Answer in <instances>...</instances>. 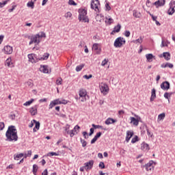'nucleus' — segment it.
Segmentation results:
<instances>
[{
    "label": "nucleus",
    "instance_id": "69168bd1",
    "mask_svg": "<svg viewBox=\"0 0 175 175\" xmlns=\"http://www.w3.org/2000/svg\"><path fill=\"white\" fill-rule=\"evenodd\" d=\"M98 140L95 137L91 140V144H95V142Z\"/></svg>",
    "mask_w": 175,
    "mask_h": 175
},
{
    "label": "nucleus",
    "instance_id": "a211bd4d",
    "mask_svg": "<svg viewBox=\"0 0 175 175\" xmlns=\"http://www.w3.org/2000/svg\"><path fill=\"white\" fill-rule=\"evenodd\" d=\"M92 166H94V161L91 160L88 163H85V169H86V170H89L90 169L92 168Z\"/></svg>",
    "mask_w": 175,
    "mask_h": 175
},
{
    "label": "nucleus",
    "instance_id": "6ab92c4d",
    "mask_svg": "<svg viewBox=\"0 0 175 175\" xmlns=\"http://www.w3.org/2000/svg\"><path fill=\"white\" fill-rule=\"evenodd\" d=\"M157 90H155V89H152V92H151V96L150 98V102H154V100L155 99V98H157Z\"/></svg>",
    "mask_w": 175,
    "mask_h": 175
},
{
    "label": "nucleus",
    "instance_id": "de8ad7c7",
    "mask_svg": "<svg viewBox=\"0 0 175 175\" xmlns=\"http://www.w3.org/2000/svg\"><path fill=\"white\" fill-rule=\"evenodd\" d=\"M105 10H107L108 12L109 10H111V7H110V5H109V3H107L105 4Z\"/></svg>",
    "mask_w": 175,
    "mask_h": 175
},
{
    "label": "nucleus",
    "instance_id": "f3484780",
    "mask_svg": "<svg viewBox=\"0 0 175 175\" xmlns=\"http://www.w3.org/2000/svg\"><path fill=\"white\" fill-rule=\"evenodd\" d=\"M165 0H158L153 3V5H154L156 8H159V6H165Z\"/></svg>",
    "mask_w": 175,
    "mask_h": 175
},
{
    "label": "nucleus",
    "instance_id": "6e6552de",
    "mask_svg": "<svg viewBox=\"0 0 175 175\" xmlns=\"http://www.w3.org/2000/svg\"><path fill=\"white\" fill-rule=\"evenodd\" d=\"M169 6H170V8L167 11V14L170 15V16H172L174 12H175V10H174V8H175V1H173L172 0L169 4Z\"/></svg>",
    "mask_w": 175,
    "mask_h": 175
},
{
    "label": "nucleus",
    "instance_id": "774afa93",
    "mask_svg": "<svg viewBox=\"0 0 175 175\" xmlns=\"http://www.w3.org/2000/svg\"><path fill=\"white\" fill-rule=\"evenodd\" d=\"M49 172H47V170H44V172L42 173V175H48Z\"/></svg>",
    "mask_w": 175,
    "mask_h": 175
},
{
    "label": "nucleus",
    "instance_id": "423d86ee",
    "mask_svg": "<svg viewBox=\"0 0 175 175\" xmlns=\"http://www.w3.org/2000/svg\"><path fill=\"white\" fill-rule=\"evenodd\" d=\"M135 117V118H133V117H130V124H133V125H134L135 126H137V125H139V122L140 121V120H142V118L136 115V114H134Z\"/></svg>",
    "mask_w": 175,
    "mask_h": 175
},
{
    "label": "nucleus",
    "instance_id": "72a5a7b5",
    "mask_svg": "<svg viewBox=\"0 0 175 175\" xmlns=\"http://www.w3.org/2000/svg\"><path fill=\"white\" fill-rule=\"evenodd\" d=\"M132 43H135V44L139 43V44H142V43H143V38L139 37L138 39H137V40H135L134 41H132Z\"/></svg>",
    "mask_w": 175,
    "mask_h": 175
},
{
    "label": "nucleus",
    "instance_id": "473e14b6",
    "mask_svg": "<svg viewBox=\"0 0 175 175\" xmlns=\"http://www.w3.org/2000/svg\"><path fill=\"white\" fill-rule=\"evenodd\" d=\"M40 69L41 72H43V73H49V68L46 66H43Z\"/></svg>",
    "mask_w": 175,
    "mask_h": 175
},
{
    "label": "nucleus",
    "instance_id": "79ce46f5",
    "mask_svg": "<svg viewBox=\"0 0 175 175\" xmlns=\"http://www.w3.org/2000/svg\"><path fill=\"white\" fill-rule=\"evenodd\" d=\"M82 147H85L87 146V142L84 139H80Z\"/></svg>",
    "mask_w": 175,
    "mask_h": 175
},
{
    "label": "nucleus",
    "instance_id": "6e6d98bb",
    "mask_svg": "<svg viewBox=\"0 0 175 175\" xmlns=\"http://www.w3.org/2000/svg\"><path fill=\"white\" fill-rule=\"evenodd\" d=\"M124 36H125L126 38H129V36H131V31H125V32H124Z\"/></svg>",
    "mask_w": 175,
    "mask_h": 175
},
{
    "label": "nucleus",
    "instance_id": "9d476101",
    "mask_svg": "<svg viewBox=\"0 0 175 175\" xmlns=\"http://www.w3.org/2000/svg\"><path fill=\"white\" fill-rule=\"evenodd\" d=\"M161 90L167 91L170 88V83L168 81H164L161 84Z\"/></svg>",
    "mask_w": 175,
    "mask_h": 175
},
{
    "label": "nucleus",
    "instance_id": "f257e3e1",
    "mask_svg": "<svg viewBox=\"0 0 175 175\" xmlns=\"http://www.w3.org/2000/svg\"><path fill=\"white\" fill-rule=\"evenodd\" d=\"M8 142H17L18 136H17V129L16 126H10L5 133Z\"/></svg>",
    "mask_w": 175,
    "mask_h": 175
},
{
    "label": "nucleus",
    "instance_id": "ea45409f",
    "mask_svg": "<svg viewBox=\"0 0 175 175\" xmlns=\"http://www.w3.org/2000/svg\"><path fill=\"white\" fill-rule=\"evenodd\" d=\"M33 5H34V3L33 1H29L27 3V8H31V9H33V7H34Z\"/></svg>",
    "mask_w": 175,
    "mask_h": 175
},
{
    "label": "nucleus",
    "instance_id": "f704fd0d",
    "mask_svg": "<svg viewBox=\"0 0 175 175\" xmlns=\"http://www.w3.org/2000/svg\"><path fill=\"white\" fill-rule=\"evenodd\" d=\"M165 113H162L158 116V121H162V120H165Z\"/></svg>",
    "mask_w": 175,
    "mask_h": 175
},
{
    "label": "nucleus",
    "instance_id": "20e7f679",
    "mask_svg": "<svg viewBox=\"0 0 175 175\" xmlns=\"http://www.w3.org/2000/svg\"><path fill=\"white\" fill-rule=\"evenodd\" d=\"M91 9H93V10H95L96 13H99L100 10L99 8H100V3L99 2V0H92L91 1Z\"/></svg>",
    "mask_w": 175,
    "mask_h": 175
},
{
    "label": "nucleus",
    "instance_id": "7c9ffc66",
    "mask_svg": "<svg viewBox=\"0 0 175 175\" xmlns=\"http://www.w3.org/2000/svg\"><path fill=\"white\" fill-rule=\"evenodd\" d=\"M23 157H24V153H21L18 154H14V159H15V161H18V159H20V158H23Z\"/></svg>",
    "mask_w": 175,
    "mask_h": 175
},
{
    "label": "nucleus",
    "instance_id": "bb28decb",
    "mask_svg": "<svg viewBox=\"0 0 175 175\" xmlns=\"http://www.w3.org/2000/svg\"><path fill=\"white\" fill-rule=\"evenodd\" d=\"M163 57L165 58V61L170 60V53L168 52H164L163 53Z\"/></svg>",
    "mask_w": 175,
    "mask_h": 175
},
{
    "label": "nucleus",
    "instance_id": "13d9d810",
    "mask_svg": "<svg viewBox=\"0 0 175 175\" xmlns=\"http://www.w3.org/2000/svg\"><path fill=\"white\" fill-rule=\"evenodd\" d=\"M67 103H68V100L65 99L60 100V105H67Z\"/></svg>",
    "mask_w": 175,
    "mask_h": 175
},
{
    "label": "nucleus",
    "instance_id": "412c9836",
    "mask_svg": "<svg viewBox=\"0 0 175 175\" xmlns=\"http://www.w3.org/2000/svg\"><path fill=\"white\" fill-rule=\"evenodd\" d=\"M33 122L36 124L35 127L33 128V132H37L39 131V128H40V122L36 121L35 120H33Z\"/></svg>",
    "mask_w": 175,
    "mask_h": 175
},
{
    "label": "nucleus",
    "instance_id": "49530a36",
    "mask_svg": "<svg viewBox=\"0 0 175 175\" xmlns=\"http://www.w3.org/2000/svg\"><path fill=\"white\" fill-rule=\"evenodd\" d=\"M65 132H68L69 129H70V125L66 124L64 127H63Z\"/></svg>",
    "mask_w": 175,
    "mask_h": 175
},
{
    "label": "nucleus",
    "instance_id": "338daca9",
    "mask_svg": "<svg viewBox=\"0 0 175 175\" xmlns=\"http://www.w3.org/2000/svg\"><path fill=\"white\" fill-rule=\"evenodd\" d=\"M32 155V150H28L27 153V157H31Z\"/></svg>",
    "mask_w": 175,
    "mask_h": 175
},
{
    "label": "nucleus",
    "instance_id": "680f3d73",
    "mask_svg": "<svg viewBox=\"0 0 175 175\" xmlns=\"http://www.w3.org/2000/svg\"><path fill=\"white\" fill-rule=\"evenodd\" d=\"M164 98H165V99H167L168 101H169V99H170V96H169V93L168 92H165L164 94Z\"/></svg>",
    "mask_w": 175,
    "mask_h": 175
},
{
    "label": "nucleus",
    "instance_id": "0e129e2a",
    "mask_svg": "<svg viewBox=\"0 0 175 175\" xmlns=\"http://www.w3.org/2000/svg\"><path fill=\"white\" fill-rule=\"evenodd\" d=\"M80 129V126L79 125H76L75 127H74V132H76V131H79V129Z\"/></svg>",
    "mask_w": 175,
    "mask_h": 175
},
{
    "label": "nucleus",
    "instance_id": "393cba45",
    "mask_svg": "<svg viewBox=\"0 0 175 175\" xmlns=\"http://www.w3.org/2000/svg\"><path fill=\"white\" fill-rule=\"evenodd\" d=\"M120 30H121V25L118 24L117 26H116L113 28V30L111 33V35H113V33L120 32Z\"/></svg>",
    "mask_w": 175,
    "mask_h": 175
},
{
    "label": "nucleus",
    "instance_id": "e433bc0d",
    "mask_svg": "<svg viewBox=\"0 0 175 175\" xmlns=\"http://www.w3.org/2000/svg\"><path fill=\"white\" fill-rule=\"evenodd\" d=\"M35 100L33 98H31L30 100L27 101L23 104V106H30L31 103H33V101Z\"/></svg>",
    "mask_w": 175,
    "mask_h": 175
},
{
    "label": "nucleus",
    "instance_id": "052dcab7",
    "mask_svg": "<svg viewBox=\"0 0 175 175\" xmlns=\"http://www.w3.org/2000/svg\"><path fill=\"white\" fill-rule=\"evenodd\" d=\"M100 136H102V133L98 132L96 134L94 137L98 139L99 137H100Z\"/></svg>",
    "mask_w": 175,
    "mask_h": 175
},
{
    "label": "nucleus",
    "instance_id": "5701e85b",
    "mask_svg": "<svg viewBox=\"0 0 175 175\" xmlns=\"http://www.w3.org/2000/svg\"><path fill=\"white\" fill-rule=\"evenodd\" d=\"M146 58L148 62H152V59L155 58V56H154V55H152V53H148L146 55Z\"/></svg>",
    "mask_w": 175,
    "mask_h": 175
},
{
    "label": "nucleus",
    "instance_id": "ddd939ff",
    "mask_svg": "<svg viewBox=\"0 0 175 175\" xmlns=\"http://www.w3.org/2000/svg\"><path fill=\"white\" fill-rule=\"evenodd\" d=\"M134 133L133 131H126V143H129V140L132 138V136H133Z\"/></svg>",
    "mask_w": 175,
    "mask_h": 175
},
{
    "label": "nucleus",
    "instance_id": "f03ea898",
    "mask_svg": "<svg viewBox=\"0 0 175 175\" xmlns=\"http://www.w3.org/2000/svg\"><path fill=\"white\" fill-rule=\"evenodd\" d=\"M42 38H46V33H44V32H40L35 36L29 37L30 39L29 44H32V43L39 44V43H40L42 41Z\"/></svg>",
    "mask_w": 175,
    "mask_h": 175
},
{
    "label": "nucleus",
    "instance_id": "58836bf2",
    "mask_svg": "<svg viewBox=\"0 0 175 175\" xmlns=\"http://www.w3.org/2000/svg\"><path fill=\"white\" fill-rule=\"evenodd\" d=\"M84 68V64H81L80 66H77L76 67V72H80V70H81V69H83Z\"/></svg>",
    "mask_w": 175,
    "mask_h": 175
},
{
    "label": "nucleus",
    "instance_id": "a878e982",
    "mask_svg": "<svg viewBox=\"0 0 175 175\" xmlns=\"http://www.w3.org/2000/svg\"><path fill=\"white\" fill-rule=\"evenodd\" d=\"M133 16L135 17V18H140V17H142V13L137 12V10H133Z\"/></svg>",
    "mask_w": 175,
    "mask_h": 175
},
{
    "label": "nucleus",
    "instance_id": "9b49d317",
    "mask_svg": "<svg viewBox=\"0 0 175 175\" xmlns=\"http://www.w3.org/2000/svg\"><path fill=\"white\" fill-rule=\"evenodd\" d=\"M3 51L5 54H12L13 53V47L10 46V45H6L3 48Z\"/></svg>",
    "mask_w": 175,
    "mask_h": 175
},
{
    "label": "nucleus",
    "instance_id": "5fc2aeb1",
    "mask_svg": "<svg viewBox=\"0 0 175 175\" xmlns=\"http://www.w3.org/2000/svg\"><path fill=\"white\" fill-rule=\"evenodd\" d=\"M53 102L55 103V106H57V105H61V100H59V99L54 100Z\"/></svg>",
    "mask_w": 175,
    "mask_h": 175
},
{
    "label": "nucleus",
    "instance_id": "aec40b11",
    "mask_svg": "<svg viewBox=\"0 0 175 175\" xmlns=\"http://www.w3.org/2000/svg\"><path fill=\"white\" fill-rule=\"evenodd\" d=\"M114 122H117V120H114V119H113V118H108L105 120V124L106 125H110V124H114Z\"/></svg>",
    "mask_w": 175,
    "mask_h": 175
},
{
    "label": "nucleus",
    "instance_id": "4d7b16f0",
    "mask_svg": "<svg viewBox=\"0 0 175 175\" xmlns=\"http://www.w3.org/2000/svg\"><path fill=\"white\" fill-rule=\"evenodd\" d=\"M54 106H55V103L53 101H51L50 105H49V109H53V107H54Z\"/></svg>",
    "mask_w": 175,
    "mask_h": 175
},
{
    "label": "nucleus",
    "instance_id": "a18cd8bd",
    "mask_svg": "<svg viewBox=\"0 0 175 175\" xmlns=\"http://www.w3.org/2000/svg\"><path fill=\"white\" fill-rule=\"evenodd\" d=\"M57 155H58V154H57V152H51L49 153H48V156H50V157H57Z\"/></svg>",
    "mask_w": 175,
    "mask_h": 175
},
{
    "label": "nucleus",
    "instance_id": "4c0bfd02",
    "mask_svg": "<svg viewBox=\"0 0 175 175\" xmlns=\"http://www.w3.org/2000/svg\"><path fill=\"white\" fill-rule=\"evenodd\" d=\"M136 142H139V137H137V135H135L131 140V143L133 144H135V143H136Z\"/></svg>",
    "mask_w": 175,
    "mask_h": 175
},
{
    "label": "nucleus",
    "instance_id": "c85d7f7f",
    "mask_svg": "<svg viewBox=\"0 0 175 175\" xmlns=\"http://www.w3.org/2000/svg\"><path fill=\"white\" fill-rule=\"evenodd\" d=\"M49 57H50V53H44L42 57H41L40 58H39V60L40 61H44L46 59H49Z\"/></svg>",
    "mask_w": 175,
    "mask_h": 175
},
{
    "label": "nucleus",
    "instance_id": "f8f14e48",
    "mask_svg": "<svg viewBox=\"0 0 175 175\" xmlns=\"http://www.w3.org/2000/svg\"><path fill=\"white\" fill-rule=\"evenodd\" d=\"M154 165V161H150L145 165L147 172H151V170H154V165Z\"/></svg>",
    "mask_w": 175,
    "mask_h": 175
},
{
    "label": "nucleus",
    "instance_id": "7ed1b4c3",
    "mask_svg": "<svg viewBox=\"0 0 175 175\" xmlns=\"http://www.w3.org/2000/svg\"><path fill=\"white\" fill-rule=\"evenodd\" d=\"M79 20L83 23H88L89 20L87 18V10H79Z\"/></svg>",
    "mask_w": 175,
    "mask_h": 175
},
{
    "label": "nucleus",
    "instance_id": "09e8293b",
    "mask_svg": "<svg viewBox=\"0 0 175 175\" xmlns=\"http://www.w3.org/2000/svg\"><path fill=\"white\" fill-rule=\"evenodd\" d=\"M65 17L66 18H69L72 17V13L70 12H68L67 13H66Z\"/></svg>",
    "mask_w": 175,
    "mask_h": 175
},
{
    "label": "nucleus",
    "instance_id": "c03bdc74",
    "mask_svg": "<svg viewBox=\"0 0 175 175\" xmlns=\"http://www.w3.org/2000/svg\"><path fill=\"white\" fill-rule=\"evenodd\" d=\"M56 84L57 85H61V84H62V79L59 78L58 79H57Z\"/></svg>",
    "mask_w": 175,
    "mask_h": 175
},
{
    "label": "nucleus",
    "instance_id": "bf43d9fd",
    "mask_svg": "<svg viewBox=\"0 0 175 175\" xmlns=\"http://www.w3.org/2000/svg\"><path fill=\"white\" fill-rule=\"evenodd\" d=\"M92 77V75H84L83 78L86 79V80H89V79H91Z\"/></svg>",
    "mask_w": 175,
    "mask_h": 175
},
{
    "label": "nucleus",
    "instance_id": "603ef678",
    "mask_svg": "<svg viewBox=\"0 0 175 175\" xmlns=\"http://www.w3.org/2000/svg\"><path fill=\"white\" fill-rule=\"evenodd\" d=\"M98 167L100 168V169H105V163L103 162H100L99 165H98Z\"/></svg>",
    "mask_w": 175,
    "mask_h": 175
},
{
    "label": "nucleus",
    "instance_id": "b1692460",
    "mask_svg": "<svg viewBox=\"0 0 175 175\" xmlns=\"http://www.w3.org/2000/svg\"><path fill=\"white\" fill-rule=\"evenodd\" d=\"M141 148L142 150H143V151H148V150H150V146H148V144H146L145 142H143L142 144Z\"/></svg>",
    "mask_w": 175,
    "mask_h": 175
},
{
    "label": "nucleus",
    "instance_id": "c756f323",
    "mask_svg": "<svg viewBox=\"0 0 175 175\" xmlns=\"http://www.w3.org/2000/svg\"><path fill=\"white\" fill-rule=\"evenodd\" d=\"M26 87H29V88H32L33 87V82H32V80L29 79L27 82H25Z\"/></svg>",
    "mask_w": 175,
    "mask_h": 175
},
{
    "label": "nucleus",
    "instance_id": "2f4dec72",
    "mask_svg": "<svg viewBox=\"0 0 175 175\" xmlns=\"http://www.w3.org/2000/svg\"><path fill=\"white\" fill-rule=\"evenodd\" d=\"M92 126H93V128L94 129H103V131H106V129L103 128V126L96 125V124H92Z\"/></svg>",
    "mask_w": 175,
    "mask_h": 175
},
{
    "label": "nucleus",
    "instance_id": "4468645a",
    "mask_svg": "<svg viewBox=\"0 0 175 175\" xmlns=\"http://www.w3.org/2000/svg\"><path fill=\"white\" fill-rule=\"evenodd\" d=\"M29 113L31 116H36L38 114V105H34L29 109Z\"/></svg>",
    "mask_w": 175,
    "mask_h": 175
},
{
    "label": "nucleus",
    "instance_id": "3c124183",
    "mask_svg": "<svg viewBox=\"0 0 175 175\" xmlns=\"http://www.w3.org/2000/svg\"><path fill=\"white\" fill-rule=\"evenodd\" d=\"M166 68H170V69H172L173 68V64L172 63H166L165 64Z\"/></svg>",
    "mask_w": 175,
    "mask_h": 175
},
{
    "label": "nucleus",
    "instance_id": "cd10ccee",
    "mask_svg": "<svg viewBox=\"0 0 175 175\" xmlns=\"http://www.w3.org/2000/svg\"><path fill=\"white\" fill-rule=\"evenodd\" d=\"M5 65L8 66V68H10L12 65H13V62H12V58L8 57L5 62Z\"/></svg>",
    "mask_w": 175,
    "mask_h": 175
},
{
    "label": "nucleus",
    "instance_id": "2eb2a0df",
    "mask_svg": "<svg viewBox=\"0 0 175 175\" xmlns=\"http://www.w3.org/2000/svg\"><path fill=\"white\" fill-rule=\"evenodd\" d=\"M114 44H125V38L119 37L118 38L115 42Z\"/></svg>",
    "mask_w": 175,
    "mask_h": 175
},
{
    "label": "nucleus",
    "instance_id": "39448f33",
    "mask_svg": "<svg viewBox=\"0 0 175 175\" xmlns=\"http://www.w3.org/2000/svg\"><path fill=\"white\" fill-rule=\"evenodd\" d=\"M79 98H81V102H85L90 98L88 94H87V90L85 89L81 88L79 90Z\"/></svg>",
    "mask_w": 175,
    "mask_h": 175
},
{
    "label": "nucleus",
    "instance_id": "864d4df0",
    "mask_svg": "<svg viewBox=\"0 0 175 175\" xmlns=\"http://www.w3.org/2000/svg\"><path fill=\"white\" fill-rule=\"evenodd\" d=\"M107 62H109V59H105L101 63L102 66H105L107 64Z\"/></svg>",
    "mask_w": 175,
    "mask_h": 175
},
{
    "label": "nucleus",
    "instance_id": "e2e57ef3",
    "mask_svg": "<svg viewBox=\"0 0 175 175\" xmlns=\"http://www.w3.org/2000/svg\"><path fill=\"white\" fill-rule=\"evenodd\" d=\"M94 128L90 129V133H89V136H92V135H94Z\"/></svg>",
    "mask_w": 175,
    "mask_h": 175
},
{
    "label": "nucleus",
    "instance_id": "4be33fe9",
    "mask_svg": "<svg viewBox=\"0 0 175 175\" xmlns=\"http://www.w3.org/2000/svg\"><path fill=\"white\" fill-rule=\"evenodd\" d=\"M105 23L106 24H107L108 25H111V24H113L114 20L113 18H111V16H108L105 17Z\"/></svg>",
    "mask_w": 175,
    "mask_h": 175
},
{
    "label": "nucleus",
    "instance_id": "37998d69",
    "mask_svg": "<svg viewBox=\"0 0 175 175\" xmlns=\"http://www.w3.org/2000/svg\"><path fill=\"white\" fill-rule=\"evenodd\" d=\"M68 4L73 6H76V5H77V3H76L74 0H69Z\"/></svg>",
    "mask_w": 175,
    "mask_h": 175
},
{
    "label": "nucleus",
    "instance_id": "dca6fc26",
    "mask_svg": "<svg viewBox=\"0 0 175 175\" xmlns=\"http://www.w3.org/2000/svg\"><path fill=\"white\" fill-rule=\"evenodd\" d=\"M92 50H93V51H95L96 53L100 54V45L93 44Z\"/></svg>",
    "mask_w": 175,
    "mask_h": 175
},
{
    "label": "nucleus",
    "instance_id": "8fccbe9b",
    "mask_svg": "<svg viewBox=\"0 0 175 175\" xmlns=\"http://www.w3.org/2000/svg\"><path fill=\"white\" fill-rule=\"evenodd\" d=\"M5 128V123L3 122H0V131H3Z\"/></svg>",
    "mask_w": 175,
    "mask_h": 175
},
{
    "label": "nucleus",
    "instance_id": "1a4fd4ad",
    "mask_svg": "<svg viewBox=\"0 0 175 175\" xmlns=\"http://www.w3.org/2000/svg\"><path fill=\"white\" fill-rule=\"evenodd\" d=\"M28 58L29 62H31V64H36V62H38L39 59L38 57H36V55L31 53L28 55Z\"/></svg>",
    "mask_w": 175,
    "mask_h": 175
},
{
    "label": "nucleus",
    "instance_id": "c9c22d12",
    "mask_svg": "<svg viewBox=\"0 0 175 175\" xmlns=\"http://www.w3.org/2000/svg\"><path fill=\"white\" fill-rule=\"evenodd\" d=\"M38 169H39V167H38V165L34 164L33 165V173L34 175H36V173L38 172Z\"/></svg>",
    "mask_w": 175,
    "mask_h": 175
},
{
    "label": "nucleus",
    "instance_id": "0eeeda50",
    "mask_svg": "<svg viewBox=\"0 0 175 175\" xmlns=\"http://www.w3.org/2000/svg\"><path fill=\"white\" fill-rule=\"evenodd\" d=\"M100 91L104 95H106L109 92V85L107 83H101L100 85Z\"/></svg>",
    "mask_w": 175,
    "mask_h": 175
},
{
    "label": "nucleus",
    "instance_id": "a19ab883",
    "mask_svg": "<svg viewBox=\"0 0 175 175\" xmlns=\"http://www.w3.org/2000/svg\"><path fill=\"white\" fill-rule=\"evenodd\" d=\"M9 1H10V0H5L3 2H0V8H3V6H5V5H6V3H8V2H9Z\"/></svg>",
    "mask_w": 175,
    "mask_h": 175
}]
</instances>
